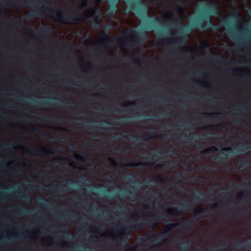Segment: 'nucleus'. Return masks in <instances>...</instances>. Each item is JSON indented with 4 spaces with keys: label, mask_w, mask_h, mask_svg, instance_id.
Listing matches in <instances>:
<instances>
[{
    "label": "nucleus",
    "mask_w": 251,
    "mask_h": 251,
    "mask_svg": "<svg viewBox=\"0 0 251 251\" xmlns=\"http://www.w3.org/2000/svg\"><path fill=\"white\" fill-rule=\"evenodd\" d=\"M219 14V11L217 4L214 2H210L203 8L201 14L198 16L192 21L191 25L183 24L181 22L175 23V25L180 27V30L177 32L179 36L171 41L167 39H163L162 40L167 45H171L172 42L179 44H184L186 43L188 37L187 33L190 32L193 28H204L203 25L204 23H206L204 26L205 29L217 30L218 25L212 23L211 18L212 15H218Z\"/></svg>",
    "instance_id": "1"
},
{
    "label": "nucleus",
    "mask_w": 251,
    "mask_h": 251,
    "mask_svg": "<svg viewBox=\"0 0 251 251\" xmlns=\"http://www.w3.org/2000/svg\"><path fill=\"white\" fill-rule=\"evenodd\" d=\"M41 10L45 13H49L51 15L56 14L58 18L59 19L58 22L61 23H63V21H67V22H77L79 19H83L85 17L87 16L86 14L84 15H81L80 14L77 15L76 18H73L72 16H63L61 13V10L59 8H53L50 7L49 9L50 11L48 10L47 8V7L45 5H42L40 7Z\"/></svg>",
    "instance_id": "2"
},
{
    "label": "nucleus",
    "mask_w": 251,
    "mask_h": 251,
    "mask_svg": "<svg viewBox=\"0 0 251 251\" xmlns=\"http://www.w3.org/2000/svg\"><path fill=\"white\" fill-rule=\"evenodd\" d=\"M119 0H112L113 2V5L111 7L110 9L108 11V14L110 15H113L117 10V4ZM128 1L130 3H134L138 6L135 11L136 13L139 15L141 16L142 14H144L145 16H147L148 17L150 16L148 12L145 10H144L140 8L141 6H143L146 5V2L144 0H126Z\"/></svg>",
    "instance_id": "3"
},
{
    "label": "nucleus",
    "mask_w": 251,
    "mask_h": 251,
    "mask_svg": "<svg viewBox=\"0 0 251 251\" xmlns=\"http://www.w3.org/2000/svg\"><path fill=\"white\" fill-rule=\"evenodd\" d=\"M119 0H112L113 2V5L111 7L110 9L108 11V14L110 15H113L117 10V4ZM128 1L130 3H134L138 6L135 11L136 13L139 15L141 16L142 14H144L145 16H147L148 17L150 16L148 12L145 10H144L140 8L141 6H143L146 5V2L144 0H126Z\"/></svg>",
    "instance_id": "4"
},
{
    "label": "nucleus",
    "mask_w": 251,
    "mask_h": 251,
    "mask_svg": "<svg viewBox=\"0 0 251 251\" xmlns=\"http://www.w3.org/2000/svg\"><path fill=\"white\" fill-rule=\"evenodd\" d=\"M230 15H227L222 19V23L223 25L227 26V31L232 39L235 41L237 40V36L235 33L233 31V29L231 26L229 25L230 21L229 18ZM231 17L233 20L236 22H239L241 21V16L238 11H236L235 13L231 15Z\"/></svg>",
    "instance_id": "5"
},
{
    "label": "nucleus",
    "mask_w": 251,
    "mask_h": 251,
    "mask_svg": "<svg viewBox=\"0 0 251 251\" xmlns=\"http://www.w3.org/2000/svg\"><path fill=\"white\" fill-rule=\"evenodd\" d=\"M126 33L130 35L137 45L143 44L147 39L146 33L142 29L135 30L133 28H128Z\"/></svg>",
    "instance_id": "6"
},
{
    "label": "nucleus",
    "mask_w": 251,
    "mask_h": 251,
    "mask_svg": "<svg viewBox=\"0 0 251 251\" xmlns=\"http://www.w3.org/2000/svg\"><path fill=\"white\" fill-rule=\"evenodd\" d=\"M99 3H97L96 7L93 10L91 15L87 17L86 20L88 21H91L92 25L96 28H99L100 26V10L98 7Z\"/></svg>",
    "instance_id": "7"
},
{
    "label": "nucleus",
    "mask_w": 251,
    "mask_h": 251,
    "mask_svg": "<svg viewBox=\"0 0 251 251\" xmlns=\"http://www.w3.org/2000/svg\"><path fill=\"white\" fill-rule=\"evenodd\" d=\"M145 224H149L152 227L155 225V223H148V222L146 220H143L140 222L139 221V219H138V222L136 223L134 226H132L130 225H126L121 228V230L123 231L124 234H127L130 233L133 229H139L143 228Z\"/></svg>",
    "instance_id": "8"
},
{
    "label": "nucleus",
    "mask_w": 251,
    "mask_h": 251,
    "mask_svg": "<svg viewBox=\"0 0 251 251\" xmlns=\"http://www.w3.org/2000/svg\"><path fill=\"white\" fill-rule=\"evenodd\" d=\"M193 220H191L188 222L180 223H172L170 225H167L165 227V231L163 233H167L170 231L173 227L179 226V229L186 230L190 226L191 224L193 222Z\"/></svg>",
    "instance_id": "9"
},
{
    "label": "nucleus",
    "mask_w": 251,
    "mask_h": 251,
    "mask_svg": "<svg viewBox=\"0 0 251 251\" xmlns=\"http://www.w3.org/2000/svg\"><path fill=\"white\" fill-rule=\"evenodd\" d=\"M21 147L25 149V152L27 154H32L35 155L40 156L43 154L45 155H49L50 154H54L55 151L52 149H50L48 151H45L44 150H37L34 152L31 151L29 149H26L25 146H22Z\"/></svg>",
    "instance_id": "10"
},
{
    "label": "nucleus",
    "mask_w": 251,
    "mask_h": 251,
    "mask_svg": "<svg viewBox=\"0 0 251 251\" xmlns=\"http://www.w3.org/2000/svg\"><path fill=\"white\" fill-rule=\"evenodd\" d=\"M8 197L10 199L19 198L25 201H27L29 199V196L25 193H23L22 196H20L19 191L17 189L12 194H10L8 195Z\"/></svg>",
    "instance_id": "11"
},
{
    "label": "nucleus",
    "mask_w": 251,
    "mask_h": 251,
    "mask_svg": "<svg viewBox=\"0 0 251 251\" xmlns=\"http://www.w3.org/2000/svg\"><path fill=\"white\" fill-rule=\"evenodd\" d=\"M188 208L187 204H184L183 206H178L169 210V212L172 216H180V213Z\"/></svg>",
    "instance_id": "12"
},
{
    "label": "nucleus",
    "mask_w": 251,
    "mask_h": 251,
    "mask_svg": "<svg viewBox=\"0 0 251 251\" xmlns=\"http://www.w3.org/2000/svg\"><path fill=\"white\" fill-rule=\"evenodd\" d=\"M176 243L180 246V251H189V245L188 241L185 240L183 238H179L176 240Z\"/></svg>",
    "instance_id": "13"
},
{
    "label": "nucleus",
    "mask_w": 251,
    "mask_h": 251,
    "mask_svg": "<svg viewBox=\"0 0 251 251\" xmlns=\"http://www.w3.org/2000/svg\"><path fill=\"white\" fill-rule=\"evenodd\" d=\"M160 21V20L158 18H156L153 21H148V22H147L146 24L147 28L148 29H156V31L157 33L161 34L162 32H161L160 30H157L156 29V27L154 24L155 23L158 22Z\"/></svg>",
    "instance_id": "14"
},
{
    "label": "nucleus",
    "mask_w": 251,
    "mask_h": 251,
    "mask_svg": "<svg viewBox=\"0 0 251 251\" xmlns=\"http://www.w3.org/2000/svg\"><path fill=\"white\" fill-rule=\"evenodd\" d=\"M85 127L89 129L95 130L96 131L100 130V129H102V128L100 127H98L95 126L92 124H86L85 125ZM103 129V131L105 133H109L110 132L114 131L113 128H102Z\"/></svg>",
    "instance_id": "15"
},
{
    "label": "nucleus",
    "mask_w": 251,
    "mask_h": 251,
    "mask_svg": "<svg viewBox=\"0 0 251 251\" xmlns=\"http://www.w3.org/2000/svg\"><path fill=\"white\" fill-rule=\"evenodd\" d=\"M194 215L198 216L199 217H202L203 216H208L210 215L211 210L208 209H203L202 208L196 210L193 212Z\"/></svg>",
    "instance_id": "16"
},
{
    "label": "nucleus",
    "mask_w": 251,
    "mask_h": 251,
    "mask_svg": "<svg viewBox=\"0 0 251 251\" xmlns=\"http://www.w3.org/2000/svg\"><path fill=\"white\" fill-rule=\"evenodd\" d=\"M112 39L111 36L106 34V33H104L103 35L100 38L99 43L102 45L107 44L110 42Z\"/></svg>",
    "instance_id": "17"
},
{
    "label": "nucleus",
    "mask_w": 251,
    "mask_h": 251,
    "mask_svg": "<svg viewBox=\"0 0 251 251\" xmlns=\"http://www.w3.org/2000/svg\"><path fill=\"white\" fill-rule=\"evenodd\" d=\"M55 102H57L58 104L62 106L68 107L69 106H72L74 105V103L68 101H65L62 100L59 98H54Z\"/></svg>",
    "instance_id": "18"
},
{
    "label": "nucleus",
    "mask_w": 251,
    "mask_h": 251,
    "mask_svg": "<svg viewBox=\"0 0 251 251\" xmlns=\"http://www.w3.org/2000/svg\"><path fill=\"white\" fill-rule=\"evenodd\" d=\"M9 209L12 211H18L21 213L23 214H28V215L31 214V213L30 212L25 210V208H24L23 207H20L19 208H16L15 207H14V206H9Z\"/></svg>",
    "instance_id": "19"
},
{
    "label": "nucleus",
    "mask_w": 251,
    "mask_h": 251,
    "mask_svg": "<svg viewBox=\"0 0 251 251\" xmlns=\"http://www.w3.org/2000/svg\"><path fill=\"white\" fill-rule=\"evenodd\" d=\"M168 240V238L166 236H163L159 238L156 241L155 244L160 246L164 244V243H166Z\"/></svg>",
    "instance_id": "20"
},
{
    "label": "nucleus",
    "mask_w": 251,
    "mask_h": 251,
    "mask_svg": "<svg viewBox=\"0 0 251 251\" xmlns=\"http://www.w3.org/2000/svg\"><path fill=\"white\" fill-rule=\"evenodd\" d=\"M39 31L42 33L49 34L51 32V29L48 26H44L40 27Z\"/></svg>",
    "instance_id": "21"
},
{
    "label": "nucleus",
    "mask_w": 251,
    "mask_h": 251,
    "mask_svg": "<svg viewBox=\"0 0 251 251\" xmlns=\"http://www.w3.org/2000/svg\"><path fill=\"white\" fill-rule=\"evenodd\" d=\"M24 2H25V1L23 0H13L12 6L13 7L23 6Z\"/></svg>",
    "instance_id": "22"
},
{
    "label": "nucleus",
    "mask_w": 251,
    "mask_h": 251,
    "mask_svg": "<svg viewBox=\"0 0 251 251\" xmlns=\"http://www.w3.org/2000/svg\"><path fill=\"white\" fill-rule=\"evenodd\" d=\"M61 216L64 219H67L69 218L72 219H74L76 218V215L72 214L71 213H70V212H69L68 211H67V213L62 214Z\"/></svg>",
    "instance_id": "23"
},
{
    "label": "nucleus",
    "mask_w": 251,
    "mask_h": 251,
    "mask_svg": "<svg viewBox=\"0 0 251 251\" xmlns=\"http://www.w3.org/2000/svg\"><path fill=\"white\" fill-rule=\"evenodd\" d=\"M238 243L239 247H245L249 250H251V241L245 244H242L240 242H238Z\"/></svg>",
    "instance_id": "24"
},
{
    "label": "nucleus",
    "mask_w": 251,
    "mask_h": 251,
    "mask_svg": "<svg viewBox=\"0 0 251 251\" xmlns=\"http://www.w3.org/2000/svg\"><path fill=\"white\" fill-rule=\"evenodd\" d=\"M33 102L36 105L39 106H42V107L45 106L49 104V103L48 102H47V101H43V100H35L33 101Z\"/></svg>",
    "instance_id": "25"
},
{
    "label": "nucleus",
    "mask_w": 251,
    "mask_h": 251,
    "mask_svg": "<svg viewBox=\"0 0 251 251\" xmlns=\"http://www.w3.org/2000/svg\"><path fill=\"white\" fill-rule=\"evenodd\" d=\"M78 182H79L80 184L77 187L76 189H82V186L85 185L87 184V181L85 178L82 177L81 179L78 181Z\"/></svg>",
    "instance_id": "26"
},
{
    "label": "nucleus",
    "mask_w": 251,
    "mask_h": 251,
    "mask_svg": "<svg viewBox=\"0 0 251 251\" xmlns=\"http://www.w3.org/2000/svg\"><path fill=\"white\" fill-rule=\"evenodd\" d=\"M24 235V234H21L20 233H14L12 235H8V238L9 240L13 241H14L17 237H20Z\"/></svg>",
    "instance_id": "27"
},
{
    "label": "nucleus",
    "mask_w": 251,
    "mask_h": 251,
    "mask_svg": "<svg viewBox=\"0 0 251 251\" xmlns=\"http://www.w3.org/2000/svg\"><path fill=\"white\" fill-rule=\"evenodd\" d=\"M251 163L250 161H245L244 162H240V169L242 170H245L247 166L251 165Z\"/></svg>",
    "instance_id": "28"
},
{
    "label": "nucleus",
    "mask_w": 251,
    "mask_h": 251,
    "mask_svg": "<svg viewBox=\"0 0 251 251\" xmlns=\"http://www.w3.org/2000/svg\"><path fill=\"white\" fill-rule=\"evenodd\" d=\"M129 167H140V166H143L145 165V164L143 162H140L139 163H134L133 162H130V163L128 165Z\"/></svg>",
    "instance_id": "29"
},
{
    "label": "nucleus",
    "mask_w": 251,
    "mask_h": 251,
    "mask_svg": "<svg viewBox=\"0 0 251 251\" xmlns=\"http://www.w3.org/2000/svg\"><path fill=\"white\" fill-rule=\"evenodd\" d=\"M40 15V13L38 11H31L28 14V15L27 17V19H29L31 17H33L35 16H39Z\"/></svg>",
    "instance_id": "30"
},
{
    "label": "nucleus",
    "mask_w": 251,
    "mask_h": 251,
    "mask_svg": "<svg viewBox=\"0 0 251 251\" xmlns=\"http://www.w3.org/2000/svg\"><path fill=\"white\" fill-rule=\"evenodd\" d=\"M19 144L18 142L10 143L7 145V148L9 150H13L14 149L15 146H18Z\"/></svg>",
    "instance_id": "31"
},
{
    "label": "nucleus",
    "mask_w": 251,
    "mask_h": 251,
    "mask_svg": "<svg viewBox=\"0 0 251 251\" xmlns=\"http://www.w3.org/2000/svg\"><path fill=\"white\" fill-rule=\"evenodd\" d=\"M88 4V0H83L82 3L78 5V8L79 9H82L83 8H84L87 6Z\"/></svg>",
    "instance_id": "32"
},
{
    "label": "nucleus",
    "mask_w": 251,
    "mask_h": 251,
    "mask_svg": "<svg viewBox=\"0 0 251 251\" xmlns=\"http://www.w3.org/2000/svg\"><path fill=\"white\" fill-rule=\"evenodd\" d=\"M228 154L227 153H225V152H223L222 153V155L221 156H218L217 158V161H220L222 159H226L228 158Z\"/></svg>",
    "instance_id": "33"
},
{
    "label": "nucleus",
    "mask_w": 251,
    "mask_h": 251,
    "mask_svg": "<svg viewBox=\"0 0 251 251\" xmlns=\"http://www.w3.org/2000/svg\"><path fill=\"white\" fill-rule=\"evenodd\" d=\"M26 31L28 34L31 35H34L37 34V31L35 29H33L31 27L28 28V31Z\"/></svg>",
    "instance_id": "34"
},
{
    "label": "nucleus",
    "mask_w": 251,
    "mask_h": 251,
    "mask_svg": "<svg viewBox=\"0 0 251 251\" xmlns=\"http://www.w3.org/2000/svg\"><path fill=\"white\" fill-rule=\"evenodd\" d=\"M149 216L151 217H157L158 219H159L160 220H161L162 221H163L164 220V218L166 217L165 215H164V214H160V215H153L152 214H150L149 215Z\"/></svg>",
    "instance_id": "35"
},
{
    "label": "nucleus",
    "mask_w": 251,
    "mask_h": 251,
    "mask_svg": "<svg viewBox=\"0 0 251 251\" xmlns=\"http://www.w3.org/2000/svg\"><path fill=\"white\" fill-rule=\"evenodd\" d=\"M154 137V134L153 133H151L150 134H146L144 136V138L143 139H142V140H146L148 139L153 138Z\"/></svg>",
    "instance_id": "36"
},
{
    "label": "nucleus",
    "mask_w": 251,
    "mask_h": 251,
    "mask_svg": "<svg viewBox=\"0 0 251 251\" xmlns=\"http://www.w3.org/2000/svg\"><path fill=\"white\" fill-rule=\"evenodd\" d=\"M28 5L31 7H33L34 6H40V4H39L36 0H34L33 1H30L28 3Z\"/></svg>",
    "instance_id": "37"
},
{
    "label": "nucleus",
    "mask_w": 251,
    "mask_h": 251,
    "mask_svg": "<svg viewBox=\"0 0 251 251\" xmlns=\"http://www.w3.org/2000/svg\"><path fill=\"white\" fill-rule=\"evenodd\" d=\"M11 22H12L13 24L16 26H19L20 24L22 23V21H20V22H18L16 19H12Z\"/></svg>",
    "instance_id": "38"
},
{
    "label": "nucleus",
    "mask_w": 251,
    "mask_h": 251,
    "mask_svg": "<svg viewBox=\"0 0 251 251\" xmlns=\"http://www.w3.org/2000/svg\"><path fill=\"white\" fill-rule=\"evenodd\" d=\"M76 158L82 161H85V157L79 154H76Z\"/></svg>",
    "instance_id": "39"
},
{
    "label": "nucleus",
    "mask_w": 251,
    "mask_h": 251,
    "mask_svg": "<svg viewBox=\"0 0 251 251\" xmlns=\"http://www.w3.org/2000/svg\"><path fill=\"white\" fill-rule=\"evenodd\" d=\"M21 171L19 170H14L10 172L11 175H17L19 174Z\"/></svg>",
    "instance_id": "40"
},
{
    "label": "nucleus",
    "mask_w": 251,
    "mask_h": 251,
    "mask_svg": "<svg viewBox=\"0 0 251 251\" xmlns=\"http://www.w3.org/2000/svg\"><path fill=\"white\" fill-rule=\"evenodd\" d=\"M82 249L84 251H87V248H86L84 246H80L79 248L76 249L75 251H81Z\"/></svg>",
    "instance_id": "41"
},
{
    "label": "nucleus",
    "mask_w": 251,
    "mask_h": 251,
    "mask_svg": "<svg viewBox=\"0 0 251 251\" xmlns=\"http://www.w3.org/2000/svg\"><path fill=\"white\" fill-rule=\"evenodd\" d=\"M7 106L8 108H14L16 107V104L13 102H8L7 103Z\"/></svg>",
    "instance_id": "42"
},
{
    "label": "nucleus",
    "mask_w": 251,
    "mask_h": 251,
    "mask_svg": "<svg viewBox=\"0 0 251 251\" xmlns=\"http://www.w3.org/2000/svg\"><path fill=\"white\" fill-rule=\"evenodd\" d=\"M202 198V195L200 193H197V195L195 197V199L197 200V201H199L201 199V198Z\"/></svg>",
    "instance_id": "43"
},
{
    "label": "nucleus",
    "mask_w": 251,
    "mask_h": 251,
    "mask_svg": "<svg viewBox=\"0 0 251 251\" xmlns=\"http://www.w3.org/2000/svg\"><path fill=\"white\" fill-rule=\"evenodd\" d=\"M221 150L223 151H232L233 149L231 147H228L223 148L221 149Z\"/></svg>",
    "instance_id": "44"
},
{
    "label": "nucleus",
    "mask_w": 251,
    "mask_h": 251,
    "mask_svg": "<svg viewBox=\"0 0 251 251\" xmlns=\"http://www.w3.org/2000/svg\"><path fill=\"white\" fill-rule=\"evenodd\" d=\"M16 163V161L15 160H11L10 161L9 163H8V167H11L12 166L14 165V164H15Z\"/></svg>",
    "instance_id": "45"
},
{
    "label": "nucleus",
    "mask_w": 251,
    "mask_h": 251,
    "mask_svg": "<svg viewBox=\"0 0 251 251\" xmlns=\"http://www.w3.org/2000/svg\"><path fill=\"white\" fill-rule=\"evenodd\" d=\"M244 148V147L240 146L236 150V152L237 153H241L243 151V149Z\"/></svg>",
    "instance_id": "46"
},
{
    "label": "nucleus",
    "mask_w": 251,
    "mask_h": 251,
    "mask_svg": "<svg viewBox=\"0 0 251 251\" xmlns=\"http://www.w3.org/2000/svg\"><path fill=\"white\" fill-rule=\"evenodd\" d=\"M159 235V234L155 231H152L151 235V237L152 238H155Z\"/></svg>",
    "instance_id": "47"
},
{
    "label": "nucleus",
    "mask_w": 251,
    "mask_h": 251,
    "mask_svg": "<svg viewBox=\"0 0 251 251\" xmlns=\"http://www.w3.org/2000/svg\"><path fill=\"white\" fill-rule=\"evenodd\" d=\"M98 236H93V237H91L89 238V240L90 242H95V239H98Z\"/></svg>",
    "instance_id": "48"
},
{
    "label": "nucleus",
    "mask_w": 251,
    "mask_h": 251,
    "mask_svg": "<svg viewBox=\"0 0 251 251\" xmlns=\"http://www.w3.org/2000/svg\"><path fill=\"white\" fill-rule=\"evenodd\" d=\"M125 211V209L122 207H120L118 209H117V212L118 213H122V212Z\"/></svg>",
    "instance_id": "49"
},
{
    "label": "nucleus",
    "mask_w": 251,
    "mask_h": 251,
    "mask_svg": "<svg viewBox=\"0 0 251 251\" xmlns=\"http://www.w3.org/2000/svg\"><path fill=\"white\" fill-rule=\"evenodd\" d=\"M136 248L133 247H128L127 249V251H135Z\"/></svg>",
    "instance_id": "50"
},
{
    "label": "nucleus",
    "mask_w": 251,
    "mask_h": 251,
    "mask_svg": "<svg viewBox=\"0 0 251 251\" xmlns=\"http://www.w3.org/2000/svg\"><path fill=\"white\" fill-rule=\"evenodd\" d=\"M209 138V135L207 134H205L201 136V139H203V140H205V139H208Z\"/></svg>",
    "instance_id": "51"
},
{
    "label": "nucleus",
    "mask_w": 251,
    "mask_h": 251,
    "mask_svg": "<svg viewBox=\"0 0 251 251\" xmlns=\"http://www.w3.org/2000/svg\"><path fill=\"white\" fill-rule=\"evenodd\" d=\"M205 114L208 117H214V116L217 114L216 113H205Z\"/></svg>",
    "instance_id": "52"
},
{
    "label": "nucleus",
    "mask_w": 251,
    "mask_h": 251,
    "mask_svg": "<svg viewBox=\"0 0 251 251\" xmlns=\"http://www.w3.org/2000/svg\"><path fill=\"white\" fill-rule=\"evenodd\" d=\"M108 159L111 161V162H112L113 163H114L115 164H117V162L116 161V160L113 157H110L108 158Z\"/></svg>",
    "instance_id": "53"
},
{
    "label": "nucleus",
    "mask_w": 251,
    "mask_h": 251,
    "mask_svg": "<svg viewBox=\"0 0 251 251\" xmlns=\"http://www.w3.org/2000/svg\"><path fill=\"white\" fill-rule=\"evenodd\" d=\"M38 200L39 201V203L43 204L44 203L42 202L46 201V200L44 198H38Z\"/></svg>",
    "instance_id": "54"
},
{
    "label": "nucleus",
    "mask_w": 251,
    "mask_h": 251,
    "mask_svg": "<svg viewBox=\"0 0 251 251\" xmlns=\"http://www.w3.org/2000/svg\"><path fill=\"white\" fill-rule=\"evenodd\" d=\"M172 13H171L169 15H166L165 16V18L166 19H167V20H170V19H171L172 18Z\"/></svg>",
    "instance_id": "55"
},
{
    "label": "nucleus",
    "mask_w": 251,
    "mask_h": 251,
    "mask_svg": "<svg viewBox=\"0 0 251 251\" xmlns=\"http://www.w3.org/2000/svg\"><path fill=\"white\" fill-rule=\"evenodd\" d=\"M49 119L47 117H43L41 119L42 121L47 122L48 121Z\"/></svg>",
    "instance_id": "56"
},
{
    "label": "nucleus",
    "mask_w": 251,
    "mask_h": 251,
    "mask_svg": "<svg viewBox=\"0 0 251 251\" xmlns=\"http://www.w3.org/2000/svg\"><path fill=\"white\" fill-rule=\"evenodd\" d=\"M19 188L17 185H13L11 187H10V190L11 191H13L15 188Z\"/></svg>",
    "instance_id": "57"
},
{
    "label": "nucleus",
    "mask_w": 251,
    "mask_h": 251,
    "mask_svg": "<svg viewBox=\"0 0 251 251\" xmlns=\"http://www.w3.org/2000/svg\"><path fill=\"white\" fill-rule=\"evenodd\" d=\"M63 234L64 235V236L67 238H69V233L67 231L63 232Z\"/></svg>",
    "instance_id": "58"
},
{
    "label": "nucleus",
    "mask_w": 251,
    "mask_h": 251,
    "mask_svg": "<svg viewBox=\"0 0 251 251\" xmlns=\"http://www.w3.org/2000/svg\"><path fill=\"white\" fill-rule=\"evenodd\" d=\"M156 178L157 179L159 180H161V181H163L164 180V177H161V176H156Z\"/></svg>",
    "instance_id": "59"
},
{
    "label": "nucleus",
    "mask_w": 251,
    "mask_h": 251,
    "mask_svg": "<svg viewBox=\"0 0 251 251\" xmlns=\"http://www.w3.org/2000/svg\"><path fill=\"white\" fill-rule=\"evenodd\" d=\"M11 97H12V98L15 99H18L19 98V97L18 95H15V94L12 95Z\"/></svg>",
    "instance_id": "60"
},
{
    "label": "nucleus",
    "mask_w": 251,
    "mask_h": 251,
    "mask_svg": "<svg viewBox=\"0 0 251 251\" xmlns=\"http://www.w3.org/2000/svg\"><path fill=\"white\" fill-rule=\"evenodd\" d=\"M177 176L178 178H183V175L181 173H178L177 175Z\"/></svg>",
    "instance_id": "61"
},
{
    "label": "nucleus",
    "mask_w": 251,
    "mask_h": 251,
    "mask_svg": "<svg viewBox=\"0 0 251 251\" xmlns=\"http://www.w3.org/2000/svg\"><path fill=\"white\" fill-rule=\"evenodd\" d=\"M135 104H136V102H135V101L128 102L127 103V105H134Z\"/></svg>",
    "instance_id": "62"
},
{
    "label": "nucleus",
    "mask_w": 251,
    "mask_h": 251,
    "mask_svg": "<svg viewBox=\"0 0 251 251\" xmlns=\"http://www.w3.org/2000/svg\"><path fill=\"white\" fill-rule=\"evenodd\" d=\"M211 149L216 151H218L219 150V148L215 146L213 147Z\"/></svg>",
    "instance_id": "63"
},
{
    "label": "nucleus",
    "mask_w": 251,
    "mask_h": 251,
    "mask_svg": "<svg viewBox=\"0 0 251 251\" xmlns=\"http://www.w3.org/2000/svg\"><path fill=\"white\" fill-rule=\"evenodd\" d=\"M109 184H111L112 185H113L114 184V180L112 178H111L109 181Z\"/></svg>",
    "instance_id": "64"
}]
</instances>
